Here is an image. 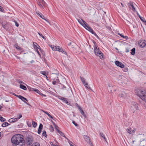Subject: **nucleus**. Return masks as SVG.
I'll list each match as a JSON object with an SVG mask.
<instances>
[{
	"instance_id": "55",
	"label": "nucleus",
	"mask_w": 146,
	"mask_h": 146,
	"mask_svg": "<svg viewBox=\"0 0 146 146\" xmlns=\"http://www.w3.org/2000/svg\"><path fill=\"white\" fill-rule=\"evenodd\" d=\"M83 83V84H84V85L85 84H86V83H87L85 81H84V82H82Z\"/></svg>"
},
{
	"instance_id": "27",
	"label": "nucleus",
	"mask_w": 146,
	"mask_h": 146,
	"mask_svg": "<svg viewBox=\"0 0 146 146\" xmlns=\"http://www.w3.org/2000/svg\"><path fill=\"white\" fill-rule=\"evenodd\" d=\"M118 35L120 36L121 37L123 38H125L126 39H127L128 38V37L127 36H124L122 34H121L120 33H118Z\"/></svg>"
},
{
	"instance_id": "56",
	"label": "nucleus",
	"mask_w": 146,
	"mask_h": 146,
	"mask_svg": "<svg viewBox=\"0 0 146 146\" xmlns=\"http://www.w3.org/2000/svg\"><path fill=\"white\" fill-rule=\"evenodd\" d=\"M137 15H138V16H139V18H140V17H141V16L139 14H138V13H137Z\"/></svg>"
},
{
	"instance_id": "22",
	"label": "nucleus",
	"mask_w": 146,
	"mask_h": 146,
	"mask_svg": "<svg viewBox=\"0 0 146 146\" xmlns=\"http://www.w3.org/2000/svg\"><path fill=\"white\" fill-rule=\"evenodd\" d=\"M58 133L60 134V135L64 137L67 140H68V138L65 136L64 133L58 130Z\"/></svg>"
},
{
	"instance_id": "20",
	"label": "nucleus",
	"mask_w": 146,
	"mask_h": 146,
	"mask_svg": "<svg viewBox=\"0 0 146 146\" xmlns=\"http://www.w3.org/2000/svg\"><path fill=\"white\" fill-rule=\"evenodd\" d=\"M33 45L34 46V48L35 49H39L40 50L41 49L40 46L36 43L33 42Z\"/></svg>"
},
{
	"instance_id": "18",
	"label": "nucleus",
	"mask_w": 146,
	"mask_h": 146,
	"mask_svg": "<svg viewBox=\"0 0 146 146\" xmlns=\"http://www.w3.org/2000/svg\"><path fill=\"white\" fill-rule=\"evenodd\" d=\"M126 94L124 92H122L119 95V96L122 98H125L126 96Z\"/></svg>"
},
{
	"instance_id": "35",
	"label": "nucleus",
	"mask_w": 146,
	"mask_h": 146,
	"mask_svg": "<svg viewBox=\"0 0 146 146\" xmlns=\"http://www.w3.org/2000/svg\"><path fill=\"white\" fill-rule=\"evenodd\" d=\"M84 86L88 89H90V87L88 85L87 83H86Z\"/></svg>"
},
{
	"instance_id": "41",
	"label": "nucleus",
	"mask_w": 146,
	"mask_h": 146,
	"mask_svg": "<svg viewBox=\"0 0 146 146\" xmlns=\"http://www.w3.org/2000/svg\"><path fill=\"white\" fill-rule=\"evenodd\" d=\"M53 124L54 126L55 129H56L57 131H58V126L57 125H56L54 123H53Z\"/></svg>"
},
{
	"instance_id": "12",
	"label": "nucleus",
	"mask_w": 146,
	"mask_h": 146,
	"mask_svg": "<svg viewBox=\"0 0 146 146\" xmlns=\"http://www.w3.org/2000/svg\"><path fill=\"white\" fill-rule=\"evenodd\" d=\"M115 63L116 66H119L122 68H123L124 67V65L122 63L119 62V61H115Z\"/></svg>"
},
{
	"instance_id": "45",
	"label": "nucleus",
	"mask_w": 146,
	"mask_h": 146,
	"mask_svg": "<svg viewBox=\"0 0 146 146\" xmlns=\"http://www.w3.org/2000/svg\"><path fill=\"white\" fill-rule=\"evenodd\" d=\"M16 48L17 49H19L20 50H21L22 49V48L21 47L18 46H17L16 47Z\"/></svg>"
},
{
	"instance_id": "3",
	"label": "nucleus",
	"mask_w": 146,
	"mask_h": 146,
	"mask_svg": "<svg viewBox=\"0 0 146 146\" xmlns=\"http://www.w3.org/2000/svg\"><path fill=\"white\" fill-rule=\"evenodd\" d=\"M135 93L141 99L146 103V91H142L137 89L135 90Z\"/></svg>"
},
{
	"instance_id": "28",
	"label": "nucleus",
	"mask_w": 146,
	"mask_h": 146,
	"mask_svg": "<svg viewBox=\"0 0 146 146\" xmlns=\"http://www.w3.org/2000/svg\"><path fill=\"white\" fill-rule=\"evenodd\" d=\"M135 48H133L131 50V54L134 55L135 54Z\"/></svg>"
},
{
	"instance_id": "64",
	"label": "nucleus",
	"mask_w": 146,
	"mask_h": 146,
	"mask_svg": "<svg viewBox=\"0 0 146 146\" xmlns=\"http://www.w3.org/2000/svg\"><path fill=\"white\" fill-rule=\"evenodd\" d=\"M144 23H145V24L146 25V21Z\"/></svg>"
},
{
	"instance_id": "47",
	"label": "nucleus",
	"mask_w": 146,
	"mask_h": 146,
	"mask_svg": "<svg viewBox=\"0 0 146 146\" xmlns=\"http://www.w3.org/2000/svg\"><path fill=\"white\" fill-rule=\"evenodd\" d=\"M80 79L82 82H84V81H85L84 78H83L80 77Z\"/></svg>"
},
{
	"instance_id": "39",
	"label": "nucleus",
	"mask_w": 146,
	"mask_h": 146,
	"mask_svg": "<svg viewBox=\"0 0 146 146\" xmlns=\"http://www.w3.org/2000/svg\"><path fill=\"white\" fill-rule=\"evenodd\" d=\"M101 135V136L104 138L105 139V140L106 141V138L104 136V135L102 133H100Z\"/></svg>"
},
{
	"instance_id": "52",
	"label": "nucleus",
	"mask_w": 146,
	"mask_h": 146,
	"mask_svg": "<svg viewBox=\"0 0 146 146\" xmlns=\"http://www.w3.org/2000/svg\"><path fill=\"white\" fill-rule=\"evenodd\" d=\"M36 51L37 52V53H38V54L39 55H40V53L38 51V50L37 49H36Z\"/></svg>"
},
{
	"instance_id": "7",
	"label": "nucleus",
	"mask_w": 146,
	"mask_h": 146,
	"mask_svg": "<svg viewBox=\"0 0 146 146\" xmlns=\"http://www.w3.org/2000/svg\"><path fill=\"white\" fill-rule=\"evenodd\" d=\"M37 4L41 8H44V7L46 5V4L43 0H37Z\"/></svg>"
},
{
	"instance_id": "9",
	"label": "nucleus",
	"mask_w": 146,
	"mask_h": 146,
	"mask_svg": "<svg viewBox=\"0 0 146 146\" xmlns=\"http://www.w3.org/2000/svg\"><path fill=\"white\" fill-rule=\"evenodd\" d=\"M138 44L141 47L143 48L146 46V40H140L139 41Z\"/></svg>"
},
{
	"instance_id": "44",
	"label": "nucleus",
	"mask_w": 146,
	"mask_h": 146,
	"mask_svg": "<svg viewBox=\"0 0 146 146\" xmlns=\"http://www.w3.org/2000/svg\"><path fill=\"white\" fill-rule=\"evenodd\" d=\"M40 73L43 75L46 76V75H45L46 72L44 71H41L40 72Z\"/></svg>"
},
{
	"instance_id": "42",
	"label": "nucleus",
	"mask_w": 146,
	"mask_h": 146,
	"mask_svg": "<svg viewBox=\"0 0 146 146\" xmlns=\"http://www.w3.org/2000/svg\"><path fill=\"white\" fill-rule=\"evenodd\" d=\"M4 11V10L3 8L1 6H0V11L2 12H3Z\"/></svg>"
},
{
	"instance_id": "5",
	"label": "nucleus",
	"mask_w": 146,
	"mask_h": 146,
	"mask_svg": "<svg viewBox=\"0 0 146 146\" xmlns=\"http://www.w3.org/2000/svg\"><path fill=\"white\" fill-rule=\"evenodd\" d=\"M49 46L54 51H57L60 52H62L63 53H64L66 55H67L66 52L63 49L61 48L59 46H56L52 45H49Z\"/></svg>"
},
{
	"instance_id": "14",
	"label": "nucleus",
	"mask_w": 146,
	"mask_h": 146,
	"mask_svg": "<svg viewBox=\"0 0 146 146\" xmlns=\"http://www.w3.org/2000/svg\"><path fill=\"white\" fill-rule=\"evenodd\" d=\"M84 138L85 140L90 144V145L92 144L91 141L89 137L86 135H85Z\"/></svg>"
},
{
	"instance_id": "57",
	"label": "nucleus",
	"mask_w": 146,
	"mask_h": 146,
	"mask_svg": "<svg viewBox=\"0 0 146 146\" xmlns=\"http://www.w3.org/2000/svg\"><path fill=\"white\" fill-rule=\"evenodd\" d=\"M42 37L44 40H45L46 39V38L43 36Z\"/></svg>"
},
{
	"instance_id": "26",
	"label": "nucleus",
	"mask_w": 146,
	"mask_h": 146,
	"mask_svg": "<svg viewBox=\"0 0 146 146\" xmlns=\"http://www.w3.org/2000/svg\"><path fill=\"white\" fill-rule=\"evenodd\" d=\"M20 87L21 88L23 89L24 90H26L27 89V88L26 87L22 84H20Z\"/></svg>"
},
{
	"instance_id": "13",
	"label": "nucleus",
	"mask_w": 146,
	"mask_h": 146,
	"mask_svg": "<svg viewBox=\"0 0 146 146\" xmlns=\"http://www.w3.org/2000/svg\"><path fill=\"white\" fill-rule=\"evenodd\" d=\"M14 95H15V96L17 97L19 99H21V100H22L26 104H27V103L26 101H25V100L27 101V99L26 98H24V97H23L21 95H16L15 94H14Z\"/></svg>"
},
{
	"instance_id": "49",
	"label": "nucleus",
	"mask_w": 146,
	"mask_h": 146,
	"mask_svg": "<svg viewBox=\"0 0 146 146\" xmlns=\"http://www.w3.org/2000/svg\"><path fill=\"white\" fill-rule=\"evenodd\" d=\"M39 94L41 95H42V96H44V97L46 96V95H45V94H42L41 92H40V94Z\"/></svg>"
},
{
	"instance_id": "6",
	"label": "nucleus",
	"mask_w": 146,
	"mask_h": 146,
	"mask_svg": "<svg viewBox=\"0 0 146 146\" xmlns=\"http://www.w3.org/2000/svg\"><path fill=\"white\" fill-rule=\"evenodd\" d=\"M138 104L135 102H133L131 106V110L133 113H134L136 110H138Z\"/></svg>"
},
{
	"instance_id": "37",
	"label": "nucleus",
	"mask_w": 146,
	"mask_h": 146,
	"mask_svg": "<svg viewBox=\"0 0 146 146\" xmlns=\"http://www.w3.org/2000/svg\"><path fill=\"white\" fill-rule=\"evenodd\" d=\"M119 79H122V81H123V80L124 79H125V78L124 77H123L122 76L120 75L119 76Z\"/></svg>"
},
{
	"instance_id": "1",
	"label": "nucleus",
	"mask_w": 146,
	"mask_h": 146,
	"mask_svg": "<svg viewBox=\"0 0 146 146\" xmlns=\"http://www.w3.org/2000/svg\"><path fill=\"white\" fill-rule=\"evenodd\" d=\"M23 136L20 134H16L13 135L11 139V141L13 146H24L25 141Z\"/></svg>"
},
{
	"instance_id": "60",
	"label": "nucleus",
	"mask_w": 146,
	"mask_h": 146,
	"mask_svg": "<svg viewBox=\"0 0 146 146\" xmlns=\"http://www.w3.org/2000/svg\"><path fill=\"white\" fill-rule=\"evenodd\" d=\"M46 76V78L47 80H48V79H47L48 77H47V76Z\"/></svg>"
},
{
	"instance_id": "11",
	"label": "nucleus",
	"mask_w": 146,
	"mask_h": 146,
	"mask_svg": "<svg viewBox=\"0 0 146 146\" xmlns=\"http://www.w3.org/2000/svg\"><path fill=\"white\" fill-rule=\"evenodd\" d=\"M127 132L129 134H133L135 132V129H133L131 128H128L126 129Z\"/></svg>"
},
{
	"instance_id": "24",
	"label": "nucleus",
	"mask_w": 146,
	"mask_h": 146,
	"mask_svg": "<svg viewBox=\"0 0 146 146\" xmlns=\"http://www.w3.org/2000/svg\"><path fill=\"white\" fill-rule=\"evenodd\" d=\"M42 111L43 112H44V113H46L47 115H48V116H49L51 118L53 119V118L47 111H44V110H42Z\"/></svg>"
},
{
	"instance_id": "23",
	"label": "nucleus",
	"mask_w": 146,
	"mask_h": 146,
	"mask_svg": "<svg viewBox=\"0 0 146 146\" xmlns=\"http://www.w3.org/2000/svg\"><path fill=\"white\" fill-rule=\"evenodd\" d=\"M60 99L62 100L65 103L67 104L68 103V102L67 100V99L66 98H63L62 97H61Z\"/></svg>"
},
{
	"instance_id": "38",
	"label": "nucleus",
	"mask_w": 146,
	"mask_h": 146,
	"mask_svg": "<svg viewBox=\"0 0 146 146\" xmlns=\"http://www.w3.org/2000/svg\"><path fill=\"white\" fill-rule=\"evenodd\" d=\"M27 123L28 125V126L29 127H31V123L30 122H29V121H28L27 122Z\"/></svg>"
},
{
	"instance_id": "19",
	"label": "nucleus",
	"mask_w": 146,
	"mask_h": 146,
	"mask_svg": "<svg viewBox=\"0 0 146 146\" xmlns=\"http://www.w3.org/2000/svg\"><path fill=\"white\" fill-rule=\"evenodd\" d=\"M42 125L41 123L40 124L38 128V129L37 132V133L38 134H40V133L42 131Z\"/></svg>"
},
{
	"instance_id": "10",
	"label": "nucleus",
	"mask_w": 146,
	"mask_h": 146,
	"mask_svg": "<svg viewBox=\"0 0 146 146\" xmlns=\"http://www.w3.org/2000/svg\"><path fill=\"white\" fill-rule=\"evenodd\" d=\"M128 5L130 9H131L134 12L136 11L135 6H137V5H134L133 2H130V3H129Z\"/></svg>"
},
{
	"instance_id": "31",
	"label": "nucleus",
	"mask_w": 146,
	"mask_h": 146,
	"mask_svg": "<svg viewBox=\"0 0 146 146\" xmlns=\"http://www.w3.org/2000/svg\"><path fill=\"white\" fill-rule=\"evenodd\" d=\"M32 146H40V144L38 142H36L34 143L33 145Z\"/></svg>"
},
{
	"instance_id": "48",
	"label": "nucleus",
	"mask_w": 146,
	"mask_h": 146,
	"mask_svg": "<svg viewBox=\"0 0 146 146\" xmlns=\"http://www.w3.org/2000/svg\"><path fill=\"white\" fill-rule=\"evenodd\" d=\"M52 83L53 85H55L56 83V81L54 80L52 81Z\"/></svg>"
},
{
	"instance_id": "36",
	"label": "nucleus",
	"mask_w": 146,
	"mask_h": 146,
	"mask_svg": "<svg viewBox=\"0 0 146 146\" xmlns=\"http://www.w3.org/2000/svg\"><path fill=\"white\" fill-rule=\"evenodd\" d=\"M0 120L2 122H3L5 121L4 118L1 116L0 117Z\"/></svg>"
},
{
	"instance_id": "33",
	"label": "nucleus",
	"mask_w": 146,
	"mask_h": 146,
	"mask_svg": "<svg viewBox=\"0 0 146 146\" xmlns=\"http://www.w3.org/2000/svg\"><path fill=\"white\" fill-rule=\"evenodd\" d=\"M50 130L51 131H54V128L52 125H50Z\"/></svg>"
},
{
	"instance_id": "40",
	"label": "nucleus",
	"mask_w": 146,
	"mask_h": 146,
	"mask_svg": "<svg viewBox=\"0 0 146 146\" xmlns=\"http://www.w3.org/2000/svg\"><path fill=\"white\" fill-rule=\"evenodd\" d=\"M14 22L15 23V25L17 27H18L19 25V24L17 23V22L15 21H14Z\"/></svg>"
},
{
	"instance_id": "62",
	"label": "nucleus",
	"mask_w": 146,
	"mask_h": 146,
	"mask_svg": "<svg viewBox=\"0 0 146 146\" xmlns=\"http://www.w3.org/2000/svg\"><path fill=\"white\" fill-rule=\"evenodd\" d=\"M70 146H74V145H72V144H70Z\"/></svg>"
},
{
	"instance_id": "2",
	"label": "nucleus",
	"mask_w": 146,
	"mask_h": 146,
	"mask_svg": "<svg viewBox=\"0 0 146 146\" xmlns=\"http://www.w3.org/2000/svg\"><path fill=\"white\" fill-rule=\"evenodd\" d=\"M78 22L82 25L86 30L89 31L92 34H94L96 37L97 38L99 39V37L96 35L95 32L82 19H77Z\"/></svg>"
},
{
	"instance_id": "53",
	"label": "nucleus",
	"mask_w": 146,
	"mask_h": 146,
	"mask_svg": "<svg viewBox=\"0 0 146 146\" xmlns=\"http://www.w3.org/2000/svg\"><path fill=\"white\" fill-rule=\"evenodd\" d=\"M19 83H20V84H24V82L22 81H19Z\"/></svg>"
},
{
	"instance_id": "61",
	"label": "nucleus",
	"mask_w": 146,
	"mask_h": 146,
	"mask_svg": "<svg viewBox=\"0 0 146 146\" xmlns=\"http://www.w3.org/2000/svg\"><path fill=\"white\" fill-rule=\"evenodd\" d=\"M1 132H0V137L1 136Z\"/></svg>"
},
{
	"instance_id": "29",
	"label": "nucleus",
	"mask_w": 146,
	"mask_h": 146,
	"mask_svg": "<svg viewBox=\"0 0 146 146\" xmlns=\"http://www.w3.org/2000/svg\"><path fill=\"white\" fill-rule=\"evenodd\" d=\"M32 123L33 127H35L37 125L36 123L34 121H32Z\"/></svg>"
},
{
	"instance_id": "63",
	"label": "nucleus",
	"mask_w": 146,
	"mask_h": 146,
	"mask_svg": "<svg viewBox=\"0 0 146 146\" xmlns=\"http://www.w3.org/2000/svg\"><path fill=\"white\" fill-rule=\"evenodd\" d=\"M5 102H8L9 101H7V100H6V101H5Z\"/></svg>"
},
{
	"instance_id": "8",
	"label": "nucleus",
	"mask_w": 146,
	"mask_h": 146,
	"mask_svg": "<svg viewBox=\"0 0 146 146\" xmlns=\"http://www.w3.org/2000/svg\"><path fill=\"white\" fill-rule=\"evenodd\" d=\"M26 143L28 145L31 144L33 142V138L31 136H27L26 139Z\"/></svg>"
},
{
	"instance_id": "21",
	"label": "nucleus",
	"mask_w": 146,
	"mask_h": 146,
	"mask_svg": "<svg viewBox=\"0 0 146 146\" xmlns=\"http://www.w3.org/2000/svg\"><path fill=\"white\" fill-rule=\"evenodd\" d=\"M30 89H31V90L39 94L40 93V91L37 89L33 88H30Z\"/></svg>"
},
{
	"instance_id": "17",
	"label": "nucleus",
	"mask_w": 146,
	"mask_h": 146,
	"mask_svg": "<svg viewBox=\"0 0 146 146\" xmlns=\"http://www.w3.org/2000/svg\"><path fill=\"white\" fill-rule=\"evenodd\" d=\"M18 121L17 119L16 118H12L9 119L8 121L10 123H14Z\"/></svg>"
},
{
	"instance_id": "59",
	"label": "nucleus",
	"mask_w": 146,
	"mask_h": 146,
	"mask_svg": "<svg viewBox=\"0 0 146 146\" xmlns=\"http://www.w3.org/2000/svg\"><path fill=\"white\" fill-rule=\"evenodd\" d=\"M90 146H94L92 144V143L91 145H90Z\"/></svg>"
},
{
	"instance_id": "34",
	"label": "nucleus",
	"mask_w": 146,
	"mask_h": 146,
	"mask_svg": "<svg viewBox=\"0 0 146 146\" xmlns=\"http://www.w3.org/2000/svg\"><path fill=\"white\" fill-rule=\"evenodd\" d=\"M42 135L45 137L47 136L46 132L45 131H43L42 132Z\"/></svg>"
},
{
	"instance_id": "30",
	"label": "nucleus",
	"mask_w": 146,
	"mask_h": 146,
	"mask_svg": "<svg viewBox=\"0 0 146 146\" xmlns=\"http://www.w3.org/2000/svg\"><path fill=\"white\" fill-rule=\"evenodd\" d=\"M9 125V123H8L7 122H5L3 123L2 125V126L3 127H5Z\"/></svg>"
},
{
	"instance_id": "25",
	"label": "nucleus",
	"mask_w": 146,
	"mask_h": 146,
	"mask_svg": "<svg viewBox=\"0 0 146 146\" xmlns=\"http://www.w3.org/2000/svg\"><path fill=\"white\" fill-rule=\"evenodd\" d=\"M22 117V115L20 113L18 114L16 116V117L17 119V120L21 118Z\"/></svg>"
},
{
	"instance_id": "4",
	"label": "nucleus",
	"mask_w": 146,
	"mask_h": 146,
	"mask_svg": "<svg viewBox=\"0 0 146 146\" xmlns=\"http://www.w3.org/2000/svg\"><path fill=\"white\" fill-rule=\"evenodd\" d=\"M94 51L95 54L99 56L100 59H102L104 58L103 54L99 50L98 46H94Z\"/></svg>"
},
{
	"instance_id": "51",
	"label": "nucleus",
	"mask_w": 146,
	"mask_h": 146,
	"mask_svg": "<svg viewBox=\"0 0 146 146\" xmlns=\"http://www.w3.org/2000/svg\"><path fill=\"white\" fill-rule=\"evenodd\" d=\"M38 34L41 37H42L43 35L39 33H38Z\"/></svg>"
},
{
	"instance_id": "50",
	"label": "nucleus",
	"mask_w": 146,
	"mask_h": 146,
	"mask_svg": "<svg viewBox=\"0 0 146 146\" xmlns=\"http://www.w3.org/2000/svg\"><path fill=\"white\" fill-rule=\"evenodd\" d=\"M129 49L127 48H126V52H129Z\"/></svg>"
},
{
	"instance_id": "15",
	"label": "nucleus",
	"mask_w": 146,
	"mask_h": 146,
	"mask_svg": "<svg viewBox=\"0 0 146 146\" xmlns=\"http://www.w3.org/2000/svg\"><path fill=\"white\" fill-rule=\"evenodd\" d=\"M36 13L41 18L45 20L46 21H47L50 25H51V24L50 22L47 20H46V19L44 18V15L41 13L39 12H36Z\"/></svg>"
},
{
	"instance_id": "46",
	"label": "nucleus",
	"mask_w": 146,
	"mask_h": 146,
	"mask_svg": "<svg viewBox=\"0 0 146 146\" xmlns=\"http://www.w3.org/2000/svg\"><path fill=\"white\" fill-rule=\"evenodd\" d=\"M93 42L94 44V46H98L97 45V43L95 41L93 40Z\"/></svg>"
},
{
	"instance_id": "16",
	"label": "nucleus",
	"mask_w": 146,
	"mask_h": 146,
	"mask_svg": "<svg viewBox=\"0 0 146 146\" xmlns=\"http://www.w3.org/2000/svg\"><path fill=\"white\" fill-rule=\"evenodd\" d=\"M77 104V107H78V109L79 110V111H80L81 114L84 117H86V115L84 113L83 111L82 110L80 106H79L78 104Z\"/></svg>"
},
{
	"instance_id": "54",
	"label": "nucleus",
	"mask_w": 146,
	"mask_h": 146,
	"mask_svg": "<svg viewBox=\"0 0 146 146\" xmlns=\"http://www.w3.org/2000/svg\"><path fill=\"white\" fill-rule=\"evenodd\" d=\"M128 70V69L127 68H126L125 69V70L124 71L125 72H127Z\"/></svg>"
},
{
	"instance_id": "58",
	"label": "nucleus",
	"mask_w": 146,
	"mask_h": 146,
	"mask_svg": "<svg viewBox=\"0 0 146 146\" xmlns=\"http://www.w3.org/2000/svg\"><path fill=\"white\" fill-rule=\"evenodd\" d=\"M71 44V42H70V43L68 44V45H70Z\"/></svg>"
},
{
	"instance_id": "32",
	"label": "nucleus",
	"mask_w": 146,
	"mask_h": 146,
	"mask_svg": "<svg viewBox=\"0 0 146 146\" xmlns=\"http://www.w3.org/2000/svg\"><path fill=\"white\" fill-rule=\"evenodd\" d=\"M140 19H141V20L144 23H145L146 21L145 19L143 17H140Z\"/></svg>"
},
{
	"instance_id": "43",
	"label": "nucleus",
	"mask_w": 146,
	"mask_h": 146,
	"mask_svg": "<svg viewBox=\"0 0 146 146\" xmlns=\"http://www.w3.org/2000/svg\"><path fill=\"white\" fill-rule=\"evenodd\" d=\"M72 123L74 124V125L76 126H78V125L74 121H72Z\"/></svg>"
}]
</instances>
